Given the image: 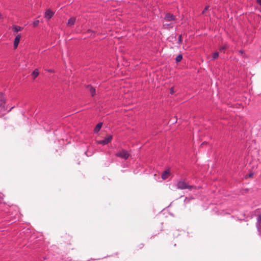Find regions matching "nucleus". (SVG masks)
Masks as SVG:
<instances>
[{"mask_svg":"<svg viewBox=\"0 0 261 261\" xmlns=\"http://www.w3.org/2000/svg\"><path fill=\"white\" fill-rule=\"evenodd\" d=\"M13 107H11L9 110L7 107L5 106V99L4 95L2 93H0V114L4 115L6 113L11 111Z\"/></svg>","mask_w":261,"mask_h":261,"instance_id":"f257e3e1","label":"nucleus"},{"mask_svg":"<svg viewBox=\"0 0 261 261\" xmlns=\"http://www.w3.org/2000/svg\"><path fill=\"white\" fill-rule=\"evenodd\" d=\"M194 187V186L188 185V184L185 180H179L177 184V189L180 190H184L186 189L191 190Z\"/></svg>","mask_w":261,"mask_h":261,"instance_id":"f03ea898","label":"nucleus"},{"mask_svg":"<svg viewBox=\"0 0 261 261\" xmlns=\"http://www.w3.org/2000/svg\"><path fill=\"white\" fill-rule=\"evenodd\" d=\"M116 155L117 156L120 157V158H121L122 159H124L125 160H126L127 159H128V158L129 156V154L128 152V151H127L126 150H124V149H122L121 150L119 151L118 153H116Z\"/></svg>","mask_w":261,"mask_h":261,"instance_id":"7ed1b4c3","label":"nucleus"},{"mask_svg":"<svg viewBox=\"0 0 261 261\" xmlns=\"http://www.w3.org/2000/svg\"><path fill=\"white\" fill-rule=\"evenodd\" d=\"M113 139V136L111 135H107V137L103 140L98 141V144L105 145L110 142Z\"/></svg>","mask_w":261,"mask_h":261,"instance_id":"20e7f679","label":"nucleus"},{"mask_svg":"<svg viewBox=\"0 0 261 261\" xmlns=\"http://www.w3.org/2000/svg\"><path fill=\"white\" fill-rule=\"evenodd\" d=\"M54 13L50 9H47L44 14V17L47 20H49L54 15Z\"/></svg>","mask_w":261,"mask_h":261,"instance_id":"39448f33","label":"nucleus"},{"mask_svg":"<svg viewBox=\"0 0 261 261\" xmlns=\"http://www.w3.org/2000/svg\"><path fill=\"white\" fill-rule=\"evenodd\" d=\"M165 20L167 21H174L176 19V17L171 13H167L164 18Z\"/></svg>","mask_w":261,"mask_h":261,"instance_id":"423d86ee","label":"nucleus"},{"mask_svg":"<svg viewBox=\"0 0 261 261\" xmlns=\"http://www.w3.org/2000/svg\"><path fill=\"white\" fill-rule=\"evenodd\" d=\"M87 90L90 93L92 96H94L95 94V89L90 85L87 86Z\"/></svg>","mask_w":261,"mask_h":261,"instance_id":"0eeeda50","label":"nucleus"},{"mask_svg":"<svg viewBox=\"0 0 261 261\" xmlns=\"http://www.w3.org/2000/svg\"><path fill=\"white\" fill-rule=\"evenodd\" d=\"M20 38H21L20 34H18L15 38V39L14 41V47L15 48H16L17 47L19 43Z\"/></svg>","mask_w":261,"mask_h":261,"instance_id":"6e6552de","label":"nucleus"},{"mask_svg":"<svg viewBox=\"0 0 261 261\" xmlns=\"http://www.w3.org/2000/svg\"><path fill=\"white\" fill-rule=\"evenodd\" d=\"M170 174L169 169L164 171L162 175V178L163 179H166L167 178L168 175Z\"/></svg>","mask_w":261,"mask_h":261,"instance_id":"1a4fd4ad","label":"nucleus"},{"mask_svg":"<svg viewBox=\"0 0 261 261\" xmlns=\"http://www.w3.org/2000/svg\"><path fill=\"white\" fill-rule=\"evenodd\" d=\"M23 29L22 27L18 25H13V31L15 32H18L22 31Z\"/></svg>","mask_w":261,"mask_h":261,"instance_id":"9d476101","label":"nucleus"},{"mask_svg":"<svg viewBox=\"0 0 261 261\" xmlns=\"http://www.w3.org/2000/svg\"><path fill=\"white\" fill-rule=\"evenodd\" d=\"M102 125V122L98 123L94 128V132L97 133L99 131Z\"/></svg>","mask_w":261,"mask_h":261,"instance_id":"9b49d317","label":"nucleus"},{"mask_svg":"<svg viewBox=\"0 0 261 261\" xmlns=\"http://www.w3.org/2000/svg\"><path fill=\"white\" fill-rule=\"evenodd\" d=\"M76 21V18L74 17H71L68 20V24L70 25H73Z\"/></svg>","mask_w":261,"mask_h":261,"instance_id":"f8f14e48","label":"nucleus"},{"mask_svg":"<svg viewBox=\"0 0 261 261\" xmlns=\"http://www.w3.org/2000/svg\"><path fill=\"white\" fill-rule=\"evenodd\" d=\"M228 48V45L226 43H224L222 46L220 47V51L224 53L225 49Z\"/></svg>","mask_w":261,"mask_h":261,"instance_id":"ddd939ff","label":"nucleus"},{"mask_svg":"<svg viewBox=\"0 0 261 261\" xmlns=\"http://www.w3.org/2000/svg\"><path fill=\"white\" fill-rule=\"evenodd\" d=\"M182 59V55L181 54H179L177 56V57L175 58L176 62L177 63H178L181 61Z\"/></svg>","mask_w":261,"mask_h":261,"instance_id":"4468645a","label":"nucleus"},{"mask_svg":"<svg viewBox=\"0 0 261 261\" xmlns=\"http://www.w3.org/2000/svg\"><path fill=\"white\" fill-rule=\"evenodd\" d=\"M260 219V217L257 218V223H258L259 219ZM256 226H257V228L258 231V232L259 233V234L261 236V226H260V224H258V223L257 224Z\"/></svg>","mask_w":261,"mask_h":261,"instance_id":"2eb2a0df","label":"nucleus"},{"mask_svg":"<svg viewBox=\"0 0 261 261\" xmlns=\"http://www.w3.org/2000/svg\"><path fill=\"white\" fill-rule=\"evenodd\" d=\"M39 74V71H38V70L36 69L35 70H34V71L33 72V76L35 78Z\"/></svg>","mask_w":261,"mask_h":261,"instance_id":"dca6fc26","label":"nucleus"},{"mask_svg":"<svg viewBox=\"0 0 261 261\" xmlns=\"http://www.w3.org/2000/svg\"><path fill=\"white\" fill-rule=\"evenodd\" d=\"M219 56V53L218 52H215L213 54V60H215L216 59H217Z\"/></svg>","mask_w":261,"mask_h":261,"instance_id":"f3484780","label":"nucleus"},{"mask_svg":"<svg viewBox=\"0 0 261 261\" xmlns=\"http://www.w3.org/2000/svg\"><path fill=\"white\" fill-rule=\"evenodd\" d=\"M39 23V21L37 20H35L33 22V26L34 27H36L38 25Z\"/></svg>","mask_w":261,"mask_h":261,"instance_id":"a211bd4d","label":"nucleus"},{"mask_svg":"<svg viewBox=\"0 0 261 261\" xmlns=\"http://www.w3.org/2000/svg\"><path fill=\"white\" fill-rule=\"evenodd\" d=\"M182 42V37L181 35H179L177 43L180 44Z\"/></svg>","mask_w":261,"mask_h":261,"instance_id":"6ab92c4d","label":"nucleus"},{"mask_svg":"<svg viewBox=\"0 0 261 261\" xmlns=\"http://www.w3.org/2000/svg\"><path fill=\"white\" fill-rule=\"evenodd\" d=\"M209 8V6H206L204 10L202 11V13L203 14H205V12H206V11H207L208 10V9Z\"/></svg>","mask_w":261,"mask_h":261,"instance_id":"aec40b11","label":"nucleus"},{"mask_svg":"<svg viewBox=\"0 0 261 261\" xmlns=\"http://www.w3.org/2000/svg\"><path fill=\"white\" fill-rule=\"evenodd\" d=\"M170 92L171 94H173L174 91V89H173V87H172L171 89H170Z\"/></svg>","mask_w":261,"mask_h":261,"instance_id":"412c9836","label":"nucleus"},{"mask_svg":"<svg viewBox=\"0 0 261 261\" xmlns=\"http://www.w3.org/2000/svg\"><path fill=\"white\" fill-rule=\"evenodd\" d=\"M47 71H48L49 72H54V70L52 69H48V70H47Z\"/></svg>","mask_w":261,"mask_h":261,"instance_id":"4be33fe9","label":"nucleus"},{"mask_svg":"<svg viewBox=\"0 0 261 261\" xmlns=\"http://www.w3.org/2000/svg\"><path fill=\"white\" fill-rule=\"evenodd\" d=\"M257 2L259 5L261 6V1H257Z\"/></svg>","mask_w":261,"mask_h":261,"instance_id":"5701e85b","label":"nucleus"},{"mask_svg":"<svg viewBox=\"0 0 261 261\" xmlns=\"http://www.w3.org/2000/svg\"><path fill=\"white\" fill-rule=\"evenodd\" d=\"M3 15L1 14H0V19H3Z\"/></svg>","mask_w":261,"mask_h":261,"instance_id":"b1692460","label":"nucleus"},{"mask_svg":"<svg viewBox=\"0 0 261 261\" xmlns=\"http://www.w3.org/2000/svg\"><path fill=\"white\" fill-rule=\"evenodd\" d=\"M252 175H253V174H250L249 175V177H252Z\"/></svg>","mask_w":261,"mask_h":261,"instance_id":"393cba45","label":"nucleus"},{"mask_svg":"<svg viewBox=\"0 0 261 261\" xmlns=\"http://www.w3.org/2000/svg\"><path fill=\"white\" fill-rule=\"evenodd\" d=\"M85 154L87 155V156H89V155L87 154V152H85Z\"/></svg>","mask_w":261,"mask_h":261,"instance_id":"a878e982","label":"nucleus"},{"mask_svg":"<svg viewBox=\"0 0 261 261\" xmlns=\"http://www.w3.org/2000/svg\"><path fill=\"white\" fill-rule=\"evenodd\" d=\"M187 199H188L187 198H186V199H185V201H186V200H187Z\"/></svg>","mask_w":261,"mask_h":261,"instance_id":"bb28decb","label":"nucleus"}]
</instances>
